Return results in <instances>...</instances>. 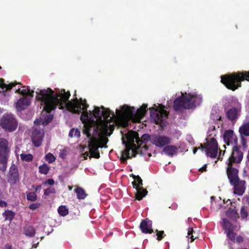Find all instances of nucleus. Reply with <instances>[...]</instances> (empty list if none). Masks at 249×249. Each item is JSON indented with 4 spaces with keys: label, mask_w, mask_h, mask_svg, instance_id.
<instances>
[{
    "label": "nucleus",
    "mask_w": 249,
    "mask_h": 249,
    "mask_svg": "<svg viewBox=\"0 0 249 249\" xmlns=\"http://www.w3.org/2000/svg\"><path fill=\"white\" fill-rule=\"evenodd\" d=\"M36 98L41 102L42 111L39 119H36L34 123L36 124L46 125L53 119L51 111L58 106L59 108L64 107L74 113H82L80 117L84 124V133L88 138L89 152L84 154L85 159L87 157L99 158L100 157L99 147H107L108 139L106 136H110L114 130V124L126 127L130 120L133 122H139L144 116L146 104H143L137 110L134 107L124 105L120 109H116V114L108 108L102 106V110L95 107L92 111H87L89 105L85 100H78L75 98L72 101H68L70 96L69 92L61 90L55 93L51 89H37L36 91Z\"/></svg>",
    "instance_id": "obj_1"
},
{
    "label": "nucleus",
    "mask_w": 249,
    "mask_h": 249,
    "mask_svg": "<svg viewBox=\"0 0 249 249\" xmlns=\"http://www.w3.org/2000/svg\"><path fill=\"white\" fill-rule=\"evenodd\" d=\"M122 143L125 145V148L122 153L121 160L124 162L126 159L135 157L136 154L142 155L147 154L149 157L147 147L144 143L146 135H143L140 140L137 132L132 130H128L124 128L121 130Z\"/></svg>",
    "instance_id": "obj_2"
},
{
    "label": "nucleus",
    "mask_w": 249,
    "mask_h": 249,
    "mask_svg": "<svg viewBox=\"0 0 249 249\" xmlns=\"http://www.w3.org/2000/svg\"><path fill=\"white\" fill-rule=\"evenodd\" d=\"M174 102V108L176 110L182 108H193L199 106L202 101V96L196 92L192 93L181 92Z\"/></svg>",
    "instance_id": "obj_3"
},
{
    "label": "nucleus",
    "mask_w": 249,
    "mask_h": 249,
    "mask_svg": "<svg viewBox=\"0 0 249 249\" xmlns=\"http://www.w3.org/2000/svg\"><path fill=\"white\" fill-rule=\"evenodd\" d=\"M249 72H238L231 75L221 76V82L227 88L234 90L240 87L241 82L244 80L249 81Z\"/></svg>",
    "instance_id": "obj_4"
},
{
    "label": "nucleus",
    "mask_w": 249,
    "mask_h": 249,
    "mask_svg": "<svg viewBox=\"0 0 249 249\" xmlns=\"http://www.w3.org/2000/svg\"><path fill=\"white\" fill-rule=\"evenodd\" d=\"M21 88L23 89H21L19 87H18V89H16V92L29 96H23L17 100L15 103V107L18 111H20L27 108L31 103V98L34 96V91L30 90L28 87H22Z\"/></svg>",
    "instance_id": "obj_5"
},
{
    "label": "nucleus",
    "mask_w": 249,
    "mask_h": 249,
    "mask_svg": "<svg viewBox=\"0 0 249 249\" xmlns=\"http://www.w3.org/2000/svg\"><path fill=\"white\" fill-rule=\"evenodd\" d=\"M156 107L154 105V107L150 108L151 116L157 124H160L161 126L165 125L168 113L164 109V106L159 105L158 107L155 108Z\"/></svg>",
    "instance_id": "obj_6"
},
{
    "label": "nucleus",
    "mask_w": 249,
    "mask_h": 249,
    "mask_svg": "<svg viewBox=\"0 0 249 249\" xmlns=\"http://www.w3.org/2000/svg\"><path fill=\"white\" fill-rule=\"evenodd\" d=\"M207 144L206 145L200 144V147L194 148L193 153L196 154L198 149L204 151L207 156L215 158L217 156L218 145L216 140L214 138H207Z\"/></svg>",
    "instance_id": "obj_7"
},
{
    "label": "nucleus",
    "mask_w": 249,
    "mask_h": 249,
    "mask_svg": "<svg viewBox=\"0 0 249 249\" xmlns=\"http://www.w3.org/2000/svg\"><path fill=\"white\" fill-rule=\"evenodd\" d=\"M0 125L5 130L12 132L16 129L18 123L13 114L6 113L2 116Z\"/></svg>",
    "instance_id": "obj_8"
},
{
    "label": "nucleus",
    "mask_w": 249,
    "mask_h": 249,
    "mask_svg": "<svg viewBox=\"0 0 249 249\" xmlns=\"http://www.w3.org/2000/svg\"><path fill=\"white\" fill-rule=\"evenodd\" d=\"M223 227L224 229L225 232L227 233V237L231 241L240 242L243 241V238L241 236H238L235 239V233L234 231L235 230L236 227L233 226L226 219H223Z\"/></svg>",
    "instance_id": "obj_9"
},
{
    "label": "nucleus",
    "mask_w": 249,
    "mask_h": 249,
    "mask_svg": "<svg viewBox=\"0 0 249 249\" xmlns=\"http://www.w3.org/2000/svg\"><path fill=\"white\" fill-rule=\"evenodd\" d=\"M132 183L134 188L136 190V193H135L136 199L138 200L142 199L147 193V191L142 187V179L139 176L135 177L134 181Z\"/></svg>",
    "instance_id": "obj_10"
},
{
    "label": "nucleus",
    "mask_w": 249,
    "mask_h": 249,
    "mask_svg": "<svg viewBox=\"0 0 249 249\" xmlns=\"http://www.w3.org/2000/svg\"><path fill=\"white\" fill-rule=\"evenodd\" d=\"M243 153L236 145L232 146V153L227 160V166L232 165L234 163H239L242 160Z\"/></svg>",
    "instance_id": "obj_11"
},
{
    "label": "nucleus",
    "mask_w": 249,
    "mask_h": 249,
    "mask_svg": "<svg viewBox=\"0 0 249 249\" xmlns=\"http://www.w3.org/2000/svg\"><path fill=\"white\" fill-rule=\"evenodd\" d=\"M236 107L229 109L226 113L227 118L231 121L236 120L240 116L241 111V105L237 100L234 101Z\"/></svg>",
    "instance_id": "obj_12"
},
{
    "label": "nucleus",
    "mask_w": 249,
    "mask_h": 249,
    "mask_svg": "<svg viewBox=\"0 0 249 249\" xmlns=\"http://www.w3.org/2000/svg\"><path fill=\"white\" fill-rule=\"evenodd\" d=\"M150 141L153 144L159 147H163L171 142V139L163 135L152 136Z\"/></svg>",
    "instance_id": "obj_13"
},
{
    "label": "nucleus",
    "mask_w": 249,
    "mask_h": 249,
    "mask_svg": "<svg viewBox=\"0 0 249 249\" xmlns=\"http://www.w3.org/2000/svg\"><path fill=\"white\" fill-rule=\"evenodd\" d=\"M8 181L12 184H16L19 181V173L18 167L13 164L9 168L7 175Z\"/></svg>",
    "instance_id": "obj_14"
},
{
    "label": "nucleus",
    "mask_w": 249,
    "mask_h": 249,
    "mask_svg": "<svg viewBox=\"0 0 249 249\" xmlns=\"http://www.w3.org/2000/svg\"><path fill=\"white\" fill-rule=\"evenodd\" d=\"M223 139L227 145L235 146L237 142V138L232 130H228L225 132Z\"/></svg>",
    "instance_id": "obj_15"
},
{
    "label": "nucleus",
    "mask_w": 249,
    "mask_h": 249,
    "mask_svg": "<svg viewBox=\"0 0 249 249\" xmlns=\"http://www.w3.org/2000/svg\"><path fill=\"white\" fill-rule=\"evenodd\" d=\"M231 166H228L227 173L230 183H235L236 181L239 180L238 175V171L237 169L232 167Z\"/></svg>",
    "instance_id": "obj_16"
},
{
    "label": "nucleus",
    "mask_w": 249,
    "mask_h": 249,
    "mask_svg": "<svg viewBox=\"0 0 249 249\" xmlns=\"http://www.w3.org/2000/svg\"><path fill=\"white\" fill-rule=\"evenodd\" d=\"M44 135V132L42 130H38L36 128L32 133V141L36 146H39L41 142Z\"/></svg>",
    "instance_id": "obj_17"
},
{
    "label": "nucleus",
    "mask_w": 249,
    "mask_h": 249,
    "mask_svg": "<svg viewBox=\"0 0 249 249\" xmlns=\"http://www.w3.org/2000/svg\"><path fill=\"white\" fill-rule=\"evenodd\" d=\"M245 183L244 180H239L235 183H231L234 186V193L238 196L243 195L246 189Z\"/></svg>",
    "instance_id": "obj_18"
},
{
    "label": "nucleus",
    "mask_w": 249,
    "mask_h": 249,
    "mask_svg": "<svg viewBox=\"0 0 249 249\" xmlns=\"http://www.w3.org/2000/svg\"><path fill=\"white\" fill-rule=\"evenodd\" d=\"M140 228L142 232L143 233H151L153 232L151 221L148 219L143 220L140 224Z\"/></svg>",
    "instance_id": "obj_19"
},
{
    "label": "nucleus",
    "mask_w": 249,
    "mask_h": 249,
    "mask_svg": "<svg viewBox=\"0 0 249 249\" xmlns=\"http://www.w3.org/2000/svg\"><path fill=\"white\" fill-rule=\"evenodd\" d=\"M8 152L7 141L5 139H0V156H7Z\"/></svg>",
    "instance_id": "obj_20"
},
{
    "label": "nucleus",
    "mask_w": 249,
    "mask_h": 249,
    "mask_svg": "<svg viewBox=\"0 0 249 249\" xmlns=\"http://www.w3.org/2000/svg\"><path fill=\"white\" fill-rule=\"evenodd\" d=\"M3 82V79H0V88L1 89V90L0 91V94H1V92L6 91L7 90L11 89L13 87L15 86L16 85L20 84V83H18L17 82L11 83L9 84H4Z\"/></svg>",
    "instance_id": "obj_21"
},
{
    "label": "nucleus",
    "mask_w": 249,
    "mask_h": 249,
    "mask_svg": "<svg viewBox=\"0 0 249 249\" xmlns=\"http://www.w3.org/2000/svg\"><path fill=\"white\" fill-rule=\"evenodd\" d=\"M239 132L241 135L249 136V121L243 123L239 128Z\"/></svg>",
    "instance_id": "obj_22"
},
{
    "label": "nucleus",
    "mask_w": 249,
    "mask_h": 249,
    "mask_svg": "<svg viewBox=\"0 0 249 249\" xmlns=\"http://www.w3.org/2000/svg\"><path fill=\"white\" fill-rule=\"evenodd\" d=\"M163 152L168 156H172L177 153L178 148L173 145H168L164 147Z\"/></svg>",
    "instance_id": "obj_23"
},
{
    "label": "nucleus",
    "mask_w": 249,
    "mask_h": 249,
    "mask_svg": "<svg viewBox=\"0 0 249 249\" xmlns=\"http://www.w3.org/2000/svg\"><path fill=\"white\" fill-rule=\"evenodd\" d=\"M226 215L230 218L235 220L238 217V214L234 209H231L226 212Z\"/></svg>",
    "instance_id": "obj_24"
},
{
    "label": "nucleus",
    "mask_w": 249,
    "mask_h": 249,
    "mask_svg": "<svg viewBox=\"0 0 249 249\" xmlns=\"http://www.w3.org/2000/svg\"><path fill=\"white\" fill-rule=\"evenodd\" d=\"M77 194V198L78 199H84L86 196V194L85 191L80 187L77 188L75 190Z\"/></svg>",
    "instance_id": "obj_25"
},
{
    "label": "nucleus",
    "mask_w": 249,
    "mask_h": 249,
    "mask_svg": "<svg viewBox=\"0 0 249 249\" xmlns=\"http://www.w3.org/2000/svg\"><path fill=\"white\" fill-rule=\"evenodd\" d=\"M25 234L26 236L32 237L35 234V231L32 227L27 226L24 229Z\"/></svg>",
    "instance_id": "obj_26"
},
{
    "label": "nucleus",
    "mask_w": 249,
    "mask_h": 249,
    "mask_svg": "<svg viewBox=\"0 0 249 249\" xmlns=\"http://www.w3.org/2000/svg\"><path fill=\"white\" fill-rule=\"evenodd\" d=\"M6 169V156H0V170L4 171Z\"/></svg>",
    "instance_id": "obj_27"
},
{
    "label": "nucleus",
    "mask_w": 249,
    "mask_h": 249,
    "mask_svg": "<svg viewBox=\"0 0 249 249\" xmlns=\"http://www.w3.org/2000/svg\"><path fill=\"white\" fill-rule=\"evenodd\" d=\"M3 216L5 220L11 221L14 216V213L11 211L7 210L3 213Z\"/></svg>",
    "instance_id": "obj_28"
},
{
    "label": "nucleus",
    "mask_w": 249,
    "mask_h": 249,
    "mask_svg": "<svg viewBox=\"0 0 249 249\" xmlns=\"http://www.w3.org/2000/svg\"><path fill=\"white\" fill-rule=\"evenodd\" d=\"M59 214L62 216H65L68 214V209L65 206H61L58 209Z\"/></svg>",
    "instance_id": "obj_29"
},
{
    "label": "nucleus",
    "mask_w": 249,
    "mask_h": 249,
    "mask_svg": "<svg viewBox=\"0 0 249 249\" xmlns=\"http://www.w3.org/2000/svg\"><path fill=\"white\" fill-rule=\"evenodd\" d=\"M80 135V132L78 129L72 128L69 132V136L71 137L78 138Z\"/></svg>",
    "instance_id": "obj_30"
},
{
    "label": "nucleus",
    "mask_w": 249,
    "mask_h": 249,
    "mask_svg": "<svg viewBox=\"0 0 249 249\" xmlns=\"http://www.w3.org/2000/svg\"><path fill=\"white\" fill-rule=\"evenodd\" d=\"M20 158L22 160L26 161H30L33 159V156L30 154H21Z\"/></svg>",
    "instance_id": "obj_31"
},
{
    "label": "nucleus",
    "mask_w": 249,
    "mask_h": 249,
    "mask_svg": "<svg viewBox=\"0 0 249 249\" xmlns=\"http://www.w3.org/2000/svg\"><path fill=\"white\" fill-rule=\"evenodd\" d=\"M39 170L40 173L46 175L49 170V167L47 164H44L39 167Z\"/></svg>",
    "instance_id": "obj_32"
},
{
    "label": "nucleus",
    "mask_w": 249,
    "mask_h": 249,
    "mask_svg": "<svg viewBox=\"0 0 249 249\" xmlns=\"http://www.w3.org/2000/svg\"><path fill=\"white\" fill-rule=\"evenodd\" d=\"M27 197L28 200L34 201L36 200L37 196L35 193L31 192L27 195Z\"/></svg>",
    "instance_id": "obj_33"
},
{
    "label": "nucleus",
    "mask_w": 249,
    "mask_h": 249,
    "mask_svg": "<svg viewBox=\"0 0 249 249\" xmlns=\"http://www.w3.org/2000/svg\"><path fill=\"white\" fill-rule=\"evenodd\" d=\"M46 160L48 161L50 163H52L55 160V158L54 156L51 153L47 154L46 156Z\"/></svg>",
    "instance_id": "obj_34"
},
{
    "label": "nucleus",
    "mask_w": 249,
    "mask_h": 249,
    "mask_svg": "<svg viewBox=\"0 0 249 249\" xmlns=\"http://www.w3.org/2000/svg\"><path fill=\"white\" fill-rule=\"evenodd\" d=\"M55 193V190L53 187H51L45 190L44 194L46 196H49L52 194H54Z\"/></svg>",
    "instance_id": "obj_35"
},
{
    "label": "nucleus",
    "mask_w": 249,
    "mask_h": 249,
    "mask_svg": "<svg viewBox=\"0 0 249 249\" xmlns=\"http://www.w3.org/2000/svg\"><path fill=\"white\" fill-rule=\"evenodd\" d=\"M193 232H194V230L192 228H188V239L189 238H191V242H193L195 238H194V235H193Z\"/></svg>",
    "instance_id": "obj_36"
},
{
    "label": "nucleus",
    "mask_w": 249,
    "mask_h": 249,
    "mask_svg": "<svg viewBox=\"0 0 249 249\" xmlns=\"http://www.w3.org/2000/svg\"><path fill=\"white\" fill-rule=\"evenodd\" d=\"M241 216L242 218H246L247 217L248 214L246 209L245 207H242L240 211Z\"/></svg>",
    "instance_id": "obj_37"
},
{
    "label": "nucleus",
    "mask_w": 249,
    "mask_h": 249,
    "mask_svg": "<svg viewBox=\"0 0 249 249\" xmlns=\"http://www.w3.org/2000/svg\"><path fill=\"white\" fill-rule=\"evenodd\" d=\"M156 231L157 232V236H158V240H161V239L163 238V234L164 233V231H158V230Z\"/></svg>",
    "instance_id": "obj_38"
},
{
    "label": "nucleus",
    "mask_w": 249,
    "mask_h": 249,
    "mask_svg": "<svg viewBox=\"0 0 249 249\" xmlns=\"http://www.w3.org/2000/svg\"><path fill=\"white\" fill-rule=\"evenodd\" d=\"M54 180L53 179L50 178V179H48L46 182H45L44 183V185L49 184L50 185H52L54 184Z\"/></svg>",
    "instance_id": "obj_39"
},
{
    "label": "nucleus",
    "mask_w": 249,
    "mask_h": 249,
    "mask_svg": "<svg viewBox=\"0 0 249 249\" xmlns=\"http://www.w3.org/2000/svg\"><path fill=\"white\" fill-rule=\"evenodd\" d=\"M39 206V204L34 203V204H32L30 205L29 206V208L32 210H36V209L38 208Z\"/></svg>",
    "instance_id": "obj_40"
},
{
    "label": "nucleus",
    "mask_w": 249,
    "mask_h": 249,
    "mask_svg": "<svg viewBox=\"0 0 249 249\" xmlns=\"http://www.w3.org/2000/svg\"><path fill=\"white\" fill-rule=\"evenodd\" d=\"M7 205V203L4 201L0 200V206L2 207H5Z\"/></svg>",
    "instance_id": "obj_41"
},
{
    "label": "nucleus",
    "mask_w": 249,
    "mask_h": 249,
    "mask_svg": "<svg viewBox=\"0 0 249 249\" xmlns=\"http://www.w3.org/2000/svg\"><path fill=\"white\" fill-rule=\"evenodd\" d=\"M206 170V165H204L202 167L199 169V171L201 172H204Z\"/></svg>",
    "instance_id": "obj_42"
},
{
    "label": "nucleus",
    "mask_w": 249,
    "mask_h": 249,
    "mask_svg": "<svg viewBox=\"0 0 249 249\" xmlns=\"http://www.w3.org/2000/svg\"><path fill=\"white\" fill-rule=\"evenodd\" d=\"M3 249H12V247L11 246L9 245H6Z\"/></svg>",
    "instance_id": "obj_43"
},
{
    "label": "nucleus",
    "mask_w": 249,
    "mask_h": 249,
    "mask_svg": "<svg viewBox=\"0 0 249 249\" xmlns=\"http://www.w3.org/2000/svg\"><path fill=\"white\" fill-rule=\"evenodd\" d=\"M69 190H71L72 189V187L69 186Z\"/></svg>",
    "instance_id": "obj_44"
},
{
    "label": "nucleus",
    "mask_w": 249,
    "mask_h": 249,
    "mask_svg": "<svg viewBox=\"0 0 249 249\" xmlns=\"http://www.w3.org/2000/svg\"><path fill=\"white\" fill-rule=\"evenodd\" d=\"M213 204H213V202H212V206H213Z\"/></svg>",
    "instance_id": "obj_45"
},
{
    "label": "nucleus",
    "mask_w": 249,
    "mask_h": 249,
    "mask_svg": "<svg viewBox=\"0 0 249 249\" xmlns=\"http://www.w3.org/2000/svg\"><path fill=\"white\" fill-rule=\"evenodd\" d=\"M213 198H214V196H212V197H211V199H213Z\"/></svg>",
    "instance_id": "obj_46"
}]
</instances>
